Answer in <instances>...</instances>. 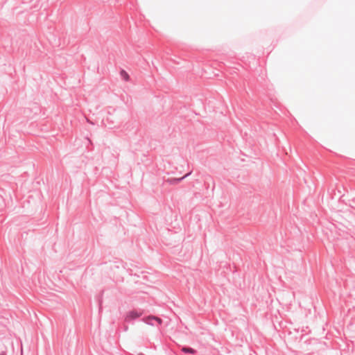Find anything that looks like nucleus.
<instances>
[{
    "label": "nucleus",
    "mask_w": 355,
    "mask_h": 355,
    "mask_svg": "<svg viewBox=\"0 0 355 355\" xmlns=\"http://www.w3.org/2000/svg\"><path fill=\"white\" fill-rule=\"evenodd\" d=\"M142 315V312L137 310L130 311L127 313L125 320L128 321L135 320Z\"/></svg>",
    "instance_id": "nucleus-1"
},
{
    "label": "nucleus",
    "mask_w": 355,
    "mask_h": 355,
    "mask_svg": "<svg viewBox=\"0 0 355 355\" xmlns=\"http://www.w3.org/2000/svg\"><path fill=\"white\" fill-rule=\"evenodd\" d=\"M120 76L121 78L125 81H128L130 80V76L125 70H121L120 71Z\"/></svg>",
    "instance_id": "nucleus-2"
},
{
    "label": "nucleus",
    "mask_w": 355,
    "mask_h": 355,
    "mask_svg": "<svg viewBox=\"0 0 355 355\" xmlns=\"http://www.w3.org/2000/svg\"><path fill=\"white\" fill-rule=\"evenodd\" d=\"M182 350L184 352H187V353H191V354H194L196 353V351L192 349V348H187V347H184L182 349Z\"/></svg>",
    "instance_id": "nucleus-3"
},
{
    "label": "nucleus",
    "mask_w": 355,
    "mask_h": 355,
    "mask_svg": "<svg viewBox=\"0 0 355 355\" xmlns=\"http://www.w3.org/2000/svg\"><path fill=\"white\" fill-rule=\"evenodd\" d=\"M147 320H155L156 321H157V322H158L159 324H162V320H161L160 318H157V317H153V316H152V317H148Z\"/></svg>",
    "instance_id": "nucleus-4"
},
{
    "label": "nucleus",
    "mask_w": 355,
    "mask_h": 355,
    "mask_svg": "<svg viewBox=\"0 0 355 355\" xmlns=\"http://www.w3.org/2000/svg\"><path fill=\"white\" fill-rule=\"evenodd\" d=\"M182 178H180V180H182ZM179 180H180V179L177 180V181H179Z\"/></svg>",
    "instance_id": "nucleus-5"
}]
</instances>
